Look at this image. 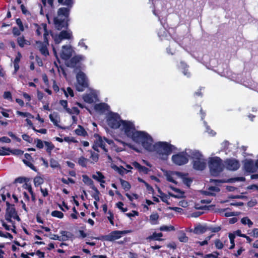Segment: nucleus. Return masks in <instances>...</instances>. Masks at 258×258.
Returning <instances> with one entry per match:
<instances>
[{
	"instance_id": "052dcab7",
	"label": "nucleus",
	"mask_w": 258,
	"mask_h": 258,
	"mask_svg": "<svg viewBox=\"0 0 258 258\" xmlns=\"http://www.w3.org/2000/svg\"><path fill=\"white\" fill-rule=\"evenodd\" d=\"M22 139L24 141H26V142H28L29 143H31L32 142V141H33V139L32 138H31L27 134H23V135H22Z\"/></svg>"
},
{
	"instance_id": "e2e57ef3",
	"label": "nucleus",
	"mask_w": 258,
	"mask_h": 258,
	"mask_svg": "<svg viewBox=\"0 0 258 258\" xmlns=\"http://www.w3.org/2000/svg\"><path fill=\"white\" fill-rule=\"evenodd\" d=\"M221 228L220 226L216 227H208V230L211 231L212 232H218L220 231Z\"/></svg>"
},
{
	"instance_id": "6e6d98bb",
	"label": "nucleus",
	"mask_w": 258,
	"mask_h": 258,
	"mask_svg": "<svg viewBox=\"0 0 258 258\" xmlns=\"http://www.w3.org/2000/svg\"><path fill=\"white\" fill-rule=\"evenodd\" d=\"M21 30H20V29H18L16 27H14L12 29V33L15 36H19L21 35Z\"/></svg>"
},
{
	"instance_id": "cd10ccee",
	"label": "nucleus",
	"mask_w": 258,
	"mask_h": 258,
	"mask_svg": "<svg viewBox=\"0 0 258 258\" xmlns=\"http://www.w3.org/2000/svg\"><path fill=\"white\" fill-rule=\"evenodd\" d=\"M83 177V181L87 185L90 186V188H92V187L95 186L94 184L93 181L87 175H83L82 176Z\"/></svg>"
},
{
	"instance_id": "ddd939ff",
	"label": "nucleus",
	"mask_w": 258,
	"mask_h": 258,
	"mask_svg": "<svg viewBox=\"0 0 258 258\" xmlns=\"http://www.w3.org/2000/svg\"><path fill=\"white\" fill-rule=\"evenodd\" d=\"M73 49L70 45H63L60 53L61 59L67 60L72 56Z\"/></svg>"
},
{
	"instance_id": "c756f323",
	"label": "nucleus",
	"mask_w": 258,
	"mask_h": 258,
	"mask_svg": "<svg viewBox=\"0 0 258 258\" xmlns=\"http://www.w3.org/2000/svg\"><path fill=\"white\" fill-rule=\"evenodd\" d=\"M159 217V216L157 213L152 214L150 216V221L151 224L152 225L157 224Z\"/></svg>"
},
{
	"instance_id": "37998d69",
	"label": "nucleus",
	"mask_w": 258,
	"mask_h": 258,
	"mask_svg": "<svg viewBox=\"0 0 258 258\" xmlns=\"http://www.w3.org/2000/svg\"><path fill=\"white\" fill-rule=\"evenodd\" d=\"M81 59L79 56H75L70 60V63L72 67H74L79 62Z\"/></svg>"
},
{
	"instance_id": "423d86ee",
	"label": "nucleus",
	"mask_w": 258,
	"mask_h": 258,
	"mask_svg": "<svg viewBox=\"0 0 258 258\" xmlns=\"http://www.w3.org/2000/svg\"><path fill=\"white\" fill-rule=\"evenodd\" d=\"M77 82L75 85L76 89L79 92H83L88 87L89 83L85 74L79 71L76 75Z\"/></svg>"
},
{
	"instance_id": "473e14b6",
	"label": "nucleus",
	"mask_w": 258,
	"mask_h": 258,
	"mask_svg": "<svg viewBox=\"0 0 258 258\" xmlns=\"http://www.w3.org/2000/svg\"><path fill=\"white\" fill-rule=\"evenodd\" d=\"M95 192L93 194H92L91 196L96 201H99L100 198H99V195L100 192L98 190V189L95 187V186H93L92 187V188Z\"/></svg>"
},
{
	"instance_id": "412c9836",
	"label": "nucleus",
	"mask_w": 258,
	"mask_h": 258,
	"mask_svg": "<svg viewBox=\"0 0 258 258\" xmlns=\"http://www.w3.org/2000/svg\"><path fill=\"white\" fill-rule=\"evenodd\" d=\"M208 230V227L199 224L196 226L194 230V233L196 234H202Z\"/></svg>"
},
{
	"instance_id": "a18cd8bd",
	"label": "nucleus",
	"mask_w": 258,
	"mask_h": 258,
	"mask_svg": "<svg viewBox=\"0 0 258 258\" xmlns=\"http://www.w3.org/2000/svg\"><path fill=\"white\" fill-rule=\"evenodd\" d=\"M49 117L51 121L53 122V123L54 124V125L55 126L58 127L59 128L62 129V130L66 129V127L61 126L58 124L57 120L53 118V115L51 114H49Z\"/></svg>"
},
{
	"instance_id": "aec40b11",
	"label": "nucleus",
	"mask_w": 258,
	"mask_h": 258,
	"mask_svg": "<svg viewBox=\"0 0 258 258\" xmlns=\"http://www.w3.org/2000/svg\"><path fill=\"white\" fill-rule=\"evenodd\" d=\"M60 234H61L60 241H66L74 237V235L69 231L62 230L60 232Z\"/></svg>"
},
{
	"instance_id": "f3484780",
	"label": "nucleus",
	"mask_w": 258,
	"mask_h": 258,
	"mask_svg": "<svg viewBox=\"0 0 258 258\" xmlns=\"http://www.w3.org/2000/svg\"><path fill=\"white\" fill-rule=\"evenodd\" d=\"M6 213L5 216L14 217V215H16L17 212L14 204H10L9 202H6Z\"/></svg>"
},
{
	"instance_id": "864d4df0",
	"label": "nucleus",
	"mask_w": 258,
	"mask_h": 258,
	"mask_svg": "<svg viewBox=\"0 0 258 258\" xmlns=\"http://www.w3.org/2000/svg\"><path fill=\"white\" fill-rule=\"evenodd\" d=\"M10 152L15 155H21L24 153V151L20 149H11Z\"/></svg>"
},
{
	"instance_id": "09e8293b",
	"label": "nucleus",
	"mask_w": 258,
	"mask_h": 258,
	"mask_svg": "<svg viewBox=\"0 0 258 258\" xmlns=\"http://www.w3.org/2000/svg\"><path fill=\"white\" fill-rule=\"evenodd\" d=\"M35 143H36V147L37 148L41 149L43 148L44 143L41 139H35Z\"/></svg>"
},
{
	"instance_id": "2f4dec72",
	"label": "nucleus",
	"mask_w": 258,
	"mask_h": 258,
	"mask_svg": "<svg viewBox=\"0 0 258 258\" xmlns=\"http://www.w3.org/2000/svg\"><path fill=\"white\" fill-rule=\"evenodd\" d=\"M44 145L46 149V151L48 154H51L52 150L54 148V145L51 143L47 141H44Z\"/></svg>"
},
{
	"instance_id": "f704fd0d",
	"label": "nucleus",
	"mask_w": 258,
	"mask_h": 258,
	"mask_svg": "<svg viewBox=\"0 0 258 258\" xmlns=\"http://www.w3.org/2000/svg\"><path fill=\"white\" fill-rule=\"evenodd\" d=\"M90 152L91 154L90 158L91 159V163L97 162L99 159L98 154L92 151H90Z\"/></svg>"
},
{
	"instance_id": "8fccbe9b",
	"label": "nucleus",
	"mask_w": 258,
	"mask_h": 258,
	"mask_svg": "<svg viewBox=\"0 0 258 258\" xmlns=\"http://www.w3.org/2000/svg\"><path fill=\"white\" fill-rule=\"evenodd\" d=\"M59 166L58 162L55 159L51 158L50 160V166L52 168H57Z\"/></svg>"
},
{
	"instance_id": "4c0bfd02",
	"label": "nucleus",
	"mask_w": 258,
	"mask_h": 258,
	"mask_svg": "<svg viewBox=\"0 0 258 258\" xmlns=\"http://www.w3.org/2000/svg\"><path fill=\"white\" fill-rule=\"evenodd\" d=\"M159 230L162 231H174L175 228L172 225H162L160 227Z\"/></svg>"
},
{
	"instance_id": "5fc2aeb1",
	"label": "nucleus",
	"mask_w": 258,
	"mask_h": 258,
	"mask_svg": "<svg viewBox=\"0 0 258 258\" xmlns=\"http://www.w3.org/2000/svg\"><path fill=\"white\" fill-rule=\"evenodd\" d=\"M28 181V178L24 177H19L15 180V182L23 183Z\"/></svg>"
},
{
	"instance_id": "5701e85b",
	"label": "nucleus",
	"mask_w": 258,
	"mask_h": 258,
	"mask_svg": "<svg viewBox=\"0 0 258 258\" xmlns=\"http://www.w3.org/2000/svg\"><path fill=\"white\" fill-rule=\"evenodd\" d=\"M163 236V234L161 232L156 233L154 232L152 235H150L147 238V239L150 240H157L162 241L163 239L161 238Z\"/></svg>"
},
{
	"instance_id": "e433bc0d",
	"label": "nucleus",
	"mask_w": 258,
	"mask_h": 258,
	"mask_svg": "<svg viewBox=\"0 0 258 258\" xmlns=\"http://www.w3.org/2000/svg\"><path fill=\"white\" fill-rule=\"evenodd\" d=\"M241 222L243 225L247 224L249 228L251 227L253 225V222L247 217L242 218Z\"/></svg>"
},
{
	"instance_id": "2eb2a0df",
	"label": "nucleus",
	"mask_w": 258,
	"mask_h": 258,
	"mask_svg": "<svg viewBox=\"0 0 258 258\" xmlns=\"http://www.w3.org/2000/svg\"><path fill=\"white\" fill-rule=\"evenodd\" d=\"M24 156L25 159H23V162L32 170L37 172V168L30 162L31 161H33V159L31 155L30 154L25 153Z\"/></svg>"
},
{
	"instance_id": "f03ea898",
	"label": "nucleus",
	"mask_w": 258,
	"mask_h": 258,
	"mask_svg": "<svg viewBox=\"0 0 258 258\" xmlns=\"http://www.w3.org/2000/svg\"><path fill=\"white\" fill-rule=\"evenodd\" d=\"M137 139L134 142L138 144H141L143 147L149 152L155 151L156 143L153 144V139L152 137L145 132H141L138 133Z\"/></svg>"
},
{
	"instance_id": "4be33fe9",
	"label": "nucleus",
	"mask_w": 258,
	"mask_h": 258,
	"mask_svg": "<svg viewBox=\"0 0 258 258\" xmlns=\"http://www.w3.org/2000/svg\"><path fill=\"white\" fill-rule=\"evenodd\" d=\"M75 134L79 136L86 137L88 136L87 131L83 126L78 125V128L75 130Z\"/></svg>"
},
{
	"instance_id": "6e6552de",
	"label": "nucleus",
	"mask_w": 258,
	"mask_h": 258,
	"mask_svg": "<svg viewBox=\"0 0 258 258\" xmlns=\"http://www.w3.org/2000/svg\"><path fill=\"white\" fill-rule=\"evenodd\" d=\"M128 230L123 231H113L109 234L106 235H101L96 239L101 241H112L121 237V235L128 233Z\"/></svg>"
},
{
	"instance_id": "20e7f679",
	"label": "nucleus",
	"mask_w": 258,
	"mask_h": 258,
	"mask_svg": "<svg viewBox=\"0 0 258 258\" xmlns=\"http://www.w3.org/2000/svg\"><path fill=\"white\" fill-rule=\"evenodd\" d=\"M121 121L120 130L124 132L127 137L131 138L134 142L137 139L138 133L142 131H136L134 124L130 121L121 120Z\"/></svg>"
},
{
	"instance_id": "72a5a7b5",
	"label": "nucleus",
	"mask_w": 258,
	"mask_h": 258,
	"mask_svg": "<svg viewBox=\"0 0 258 258\" xmlns=\"http://www.w3.org/2000/svg\"><path fill=\"white\" fill-rule=\"evenodd\" d=\"M62 91H63L65 96L68 97L69 95H70L71 97H73L74 96V93L73 89L69 87L67 88V90H65L64 88H62L61 89Z\"/></svg>"
},
{
	"instance_id": "4d7b16f0",
	"label": "nucleus",
	"mask_w": 258,
	"mask_h": 258,
	"mask_svg": "<svg viewBox=\"0 0 258 258\" xmlns=\"http://www.w3.org/2000/svg\"><path fill=\"white\" fill-rule=\"evenodd\" d=\"M0 237H5V238H9L10 239H12L13 238V236L11 233H10L9 232H6V233H4L1 230H0Z\"/></svg>"
},
{
	"instance_id": "de8ad7c7",
	"label": "nucleus",
	"mask_w": 258,
	"mask_h": 258,
	"mask_svg": "<svg viewBox=\"0 0 258 258\" xmlns=\"http://www.w3.org/2000/svg\"><path fill=\"white\" fill-rule=\"evenodd\" d=\"M51 215L52 217H57L59 219L62 218L64 216L62 212L57 210L52 211L51 213Z\"/></svg>"
},
{
	"instance_id": "f8f14e48",
	"label": "nucleus",
	"mask_w": 258,
	"mask_h": 258,
	"mask_svg": "<svg viewBox=\"0 0 258 258\" xmlns=\"http://www.w3.org/2000/svg\"><path fill=\"white\" fill-rule=\"evenodd\" d=\"M226 169L228 170L236 171L240 167V164L237 160L232 158L227 159L224 161Z\"/></svg>"
},
{
	"instance_id": "ea45409f",
	"label": "nucleus",
	"mask_w": 258,
	"mask_h": 258,
	"mask_svg": "<svg viewBox=\"0 0 258 258\" xmlns=\"http://www.w3.org/2000/svg\"><path fill=\"white\" fill-rule=\"evenodd\" d=\"M178 240L181 242H187L188 240V237L186 235V234L183 232H181L178 236Z\"/></svg>"
},
{
	"instance_id": "b1692460",
	"label": "nucleus",
	"mask_w": 258,
	"mask_h": 258,
	"mask_svg": "<svg viewBox=\"0 0 258 258\" xmlns=\"http://www.w3.org/2000/svg\"><path fill=\"white\" fill-rule=\"evenodd\" d=\"M22 57V55L20 52L17 53V55L14 61V71L16 73L19 69V62L20 61L21 58Z\"/></svg>"
},
{
	"instance_id": "c03bdc74",
	"label": "nucleus",
	"mask_w": 258,
	"mask_h": 258,
	"mask_svg": "<svg viewBox=\"0 0 258 258\" xmlns=\"http://www.w3.org/2000/svg\"><path fill=\"white\" fill-rule=\"evenodd\" d=\"M10 151H11L10 148L2 147L0 149V156L9 155L10 153Z\"/></svg>"
},
{
	"instance_id": "4468645a",
	"label": "nucleus",
	"mask_w": 258,
	"mask_h": 258,
	"mask_svg": "<svg viewBox=\"0 0 258 258\" xmlns=\"http://www.w3.org/2000/svg\"><path fill=\"white\" fill-rule=\"evenodd\" d=\"M98 147H100L101 149H102L105 153L108 152V150L106 148L104 140H103V138L99 136H98V138L96 139V141L95 142V144L93 145L92 148L94 151L99 152V151Z\"/></svg>"
},
{
	"instance_id": "6ab92c4d",
	"label": "nucleus",
	"mask_w": 258,
	"mask_h": 258,
	"mask_svg": "<svg viewBox=\"0 0 258 258\" xmlns=\"http://www.w3.org/2000/svg\"><path fill=\"white\" fill-rule=\"evenodd\" d=\"M36 43L39 45V51L42 55L44 56L49 55V51L47 48L48 44L42 43L41 41H37Z\"/></svg>"
},
{
	"instance_id": "39448f33",
	"label": "nucleus",
	"mask_w": 258,
	"mask_h": 258,
	"mask_svg": "<svg viewBox=\"0 0 258 258\" xmlns=\"http://www.w3.org/2000/svg\"><path fill=\"white\" fill-rule=\"evenodd\" d=\"M191 158L193 159V168L196 170L203 171L206 167V160L203 155L198 151H194L191 153Z\"/></svg>"
},
{
	"instance_id": "79ce46f5",
	"label": "nucleus",
	"mask_w": 258,
	"mask_h": 258,
	"mask_svg": "<svg viewBox=\"0 0 258 258\" xmlns=\"http://www.w3.org/2000/svg\"><path fill=\"white\" fill-rule=\"evenodd\" d=\"M26 41L27 40L25 39V37L23 36L19 37L17 38L18 44L21 47H23L25 45L27 44Z\"/></svg>"
},
{
	"instance_id": "bb28decb",
	"label": "nucleus",
	"mask_w": 258,
	"mask_h": 258,
	"mask_svg": "<svg viewBox=\"0 0 258 258\" xmlns=\"http://www.w3.org/2000/svg\"><path fill=\"white\" fill-rule=\"evenodd\" d=\"M42 26L43 27V29L44 31V34H43L44 41L42 42V43L49 44L48 39V36L49 35V33L47 30V25L46 24L42 23Z\"/></svg>"
},
{
	"instance_id": "c9c22d12",
	"label": "nucleus",
	"mask_w": 258,
	"mask_h": 258,
	"mask_svg": "<svg viewBox=\"0 0 258 258\" xmlns=\"http://www.w3.org/2000/svg\"><path fill=\"white\" fill-rule=\"evenodd\" d=\"M34 184L35 187H38L44 182V179L40 176H36L34 178Z\"/></svg>"
},
{
	"instance_id": "49530a36",
	"label": "nucleus",
	"mask_w": 258,
	"mask_h": 258,
	"mask_svg": "<svg viewBox=\"0 0 258 258\" xmlns=\"http://www.w3.org/2000/svg\"><path fill=\"white\" fill-rule=\"evenodd\" d=\"M229 238L230 239V242L231 243V246L229 247L230 249H232L235 247V243H234V239L235 238V236L234 234L229 233Z\"/></svg>"
},
{
	"instance_id": "9b49d317",
	"label": "nucleus",
	"mask_w": 258,
	"mask_h": 258,
	"mask_svg": "<svg viewBox=\"0 0 258 258\" xmlns=\"http://www.w3.org/2000/svg\"><path fill=\"white\" fill-rule=\"evenodd\" d=\"M103 140H104L105 143H106L110 146L111 149H112V150H114L115 151H116L117 152H120L123 151L124 149V148L125 147V146L126 145V144L124 142H123L121 140L116 139V140H115V141L117 143H119V144H121L123 145L122 148L119 147L118 146V145L116 144H115L114 142V141L112 140L108 139L105 137H104L103 138Z\"/></svg>"
},
{
	"instance_id": "a211bd4d",
	"label": "nucleus",
	"mask_w": 258,
	"mask_h": 258,
	"mask_svg": "<svg viewBox=\"0 0 258 258\" xmlns=\"http://www.w3.org/2000/svg\"><path fill=\"white\" fill-rule=\"evenodd\" d=\"M132 165L134 167L138 169L140 173H143L144 174H148L150 171V169L147 167L141 165L137 161H134L132 163Z\"/></svg>"
},
{
	"instance_id": "13d9d810",
	"label": "nucleus",
	"mask_w": 258,
	"mask_h": 258,
	"mask_svg": "<svg viewBox=\"0 0 258 258\" xmlns=\"http://www.w3.org/2000/svg\"><path fill=\"white\" fill-rule=\"evenodd\" d=\"M64 141L68 142V143H76L78 141L74 138L70 137H65L63 138Z\"/></svg>"
},
{
	"instance_id": "7ed1b4c3",
	"label": "nucleus",
	"mask_w": 258,
	"mask_h": 258,
	"mask_svg": "<svg viewBox=\"0 0 258 258\" xmlns=\"http://www.w3.org/2000/svg\"><path fill=\"white\" fill-rule=\"evenodd\" d=\"M209 167L211 175L218 176L224 168L222 160L219 157H211L209 160Z\"/></svg>"
},
{
	"instance_id": "f257e3e1",
	"label": "nucleus",
	"mask_w": 258,
	"mask_h": 258,
	"mask_svg": "<svg viewBox=\"0 0 258 258\" xmlns=\"http://www.w3.org/2000/svg\"><path fill=\"white\" fill-rule=\"evenodd\" d=\"M73 5V0L71 6L66 5L68 7H61L58 9L57 17L53 19V23L55 28L61 30L63 28H68L69 26V16L71 8Z\"/></svg>"
},
{
	"instance_id": "dca6fc26",
	"label": "nucleus",
	"mask_w": 258,
	"mask_h": 258,
	"mask_svg": "<svg viewBox=\"0 0 258 258\" xmlns=\"http://www.w3.org/2000/svg\"><path fill=\"white\" fill-rule=\"evenodd\" d=\"M244 168L247 172L253 173L255 172V164L251 159L247 160L244 164Z\"/></svg>"
},
{
	"instance_id": "9d476101",
	"label": "nucleus",
	"mask_w": 258,
	"mask_h": 258,
	"mask_svg": "<svg viewBox=\"0 0 258 258\" xmlns=\"http://www.w3.org/2000/svg\"><path fill=\"white\" fill-rule=\"evenodd\" d=\"M174 146L167 143L159 142L156 143L155 151L158 153L160 154L163 151V153L165 155L170 154L173 150Z\"/></svg>"
},
{
	"instance_id": "69168bd1",
	"label": "nucleus",
	"mask_w": 258,
	"mask_h": 258,
	"mask_svg": "<svg viewBox=\"0 0 258 258\" xmlns=\"http://www.w3.org/2000/svg\"><path fill=\"white\" fill-rule=\"evenodd\" d=\"M71 113L70 114H76L77 115H79L80 111V110L77 107H73L72 109H71Z\"/></svg>"
},
{
	"instance_id": "7c9ffc66",
	"label": "nucleus",
	"mask_w": 258,
	"mask_h": 258,
	"mask_svg": "<svg viewBox=\"0 0 258 258\" xmlns=\"http://www.w3.org/2000/svg\"><path fill=\"white\" fill-rule=\"evenodd\" d=\"M59 36L60 39H70L71 38L72 34L66 30H62L60 32Z\"/></svg>"
},
{
	"instance_id": "1a4fd4ad",
	"label": "nucleus",
	"mask_w": 258,
	"mask_h": 258,
	"mask_svg": "<svg viewBox=\"0 0 258 258\" xmlns=\"http://www.w3.org/2000/svg\"><path fill=\"white\" fill-rule=\"evenodd\" d=\"M188 155L185 151L179 152L172 156V161L175 165H183L188 162Z\"/></svg>"
},
{
	"instance_id": "680f3d73",
	"label": "nucleus",
	"mask_w": 258,
	"mask_h": 258,
	"mask_svg": "<svg viewBox=\"0 0 258 258\" xmlns=\"http://www.w3.org/2000/svg\"><path fill=\"white\" fill-rule=\"evenodd\" d=\"M183 183L188 187H189L191 183L192 182V179L189 177H184L183 178Z\"/></svg>"
},
{
	"instance_id": "58836bf2",
	"label": "nucleus",
	"mask_w": 258,
	"mask_h": 258,
	"mask_svg": "<svg viewBox=\"0 0 258 258\" xmlns=\"http://www.w3.org/2000/svg\"><path fill=\"white\" fill-rule=\"evenodd\" d=\"M89 161L88 159L82 156L78 159L79 164L83 167H86L87 162Z\"/></svg>"
},
{
	"instance_id": "338daca9",
	"label": "nucleus",
	"mask_w": 258,
	"mask_h": 258,
	"mask_svg": "<svg viewBox=\"0 0 258 258\" xmlns=\"http://www.w3.org/2000/svg\"><path fill=\"white\" fill-rule=\"evenodd\" d=\"M3 97L5 99H8V100H12V94L10 91H6L4 93Z\"/></svg>"
},
{
	"instance_id": "603ef678",
	"label": "nucleus",
	"mask_w": 258,
	"mask_h": 258,
	"mask_svg": "<svg viewBox=\"0 0 258 258\" xmlns=\"http://www.w3.org/2000/svg\"><path fill=\"white\" fill-rule=\"evenodd\" d=\"M219 254V253L216 251H214L212 253H209L206 254L204 256V258H218V255Z\"/></svg>"
},
{
	"instance_id": "0e129e2a",
	"label": "nucleus",
	"mask_w": 258,
	"mask_h": 258,
	"mask_svg": "<svg viewBox=\"0 0 258 258\" xmlns=\"http://www.w3.org/2000/svg\"><path fill=\"white\" fill-rule=\"evenodd\" d=\"M16 24L18 25L19 28L20 29V30H21V31H24V27L21 20L20 18H18L16 19Z\"/></svg>"
},
{
	"instance_id": "c85d7f7f",
	"label": "nucleus",
	"mask_w": 258,
	"mask_h": 258,
	"mask_svg": "<svg viewBox=\"0 0 258 258\" xmlns=\"http://www.w3.org/2000/svg\"><path fill=\"white\" fill-rule=\"evenodd\" d=\"M120 182L122 187L125 191H128L131 189V185L128 181L120 178Z\"/></svg>"
},
{
	"instance_id": "774afa93",
	"label": "nucleus",
	"mask_w": 258,
	"mask_h": 258,
	"mask_svg": "<svg viewBox=\"0 0 258 258\" xmlns=\"http://www.w3.org/2000/svg\"><path fill=\"white\" fill-rule=\"evenodd\" d=\"M11 142V139L7 137L4 136L0 138V142L10 143Z\"/></svg>"
},
{
	"instance_id": "a19ab883",
	"label": "nucleus",
	"mask_w": 258,
	"mask_h": 258,
	"mask_svg": "<svg viewBox=\"0 0 258 258\" xmlns=\"http://www.w3.org/2000/svg\"><path fill=\"white\" fill-rule=\"evenodd\" d=\"M59 104L63 107L65 110L68 113H71V109L68 107V101L64 100L59 101Z\"/></svg>"
},
{
	"instance_id": "0eeeda50",
	"label": "nucleus",
	"mask_w": 258,
	"mask_h": 258,
	"mask_svg": "<svg viewBox=\"0 0 258 258\" xmlns=\"http://www.w3.org/2000/svg\"><path fill=\"white\" fill-rule=\"evenodd\" d=\"M120 115L117 113H110L107 118L108 125L111 128H119L121 125V121Z\"/></svg>"
},
{
	"instance_id": "a878e982",
	"label": "nucleus",
	"mask_w": 258,
	"mask_h": 258,
	"mask_svg": "<svg viewBox=\"0 0 258 258\" xmlns=\"http://www.w3.org/2000/svg\"><path fill=\"white\" fill-rule=\"evenodd\" d=\"M108 107V105L105 103L96 104L94 106L95 110L102 112L107 110Z\"/></svg>"
},
{
	"instance_id": "3c124183",
	"label": "nucleus",
	"mask_w": 258,
	"mask_h": 258,
	"mask_svg": "<svg viewBox=\"0 0 258 258\" xmlns=\"http://www.w3.org/2000/svg\"><path fill=\"white\" fill-rule=\"evenodd\" d=\"M215 247L218 249H221L223 248L224 245L219 239H216L215 240Z\"/></svg>"
},
{
	"instance_id": "bf43d9fd",
	"label": "nucleus",
	"mask_w": 258,
	"mask_h": 258,
	"mask_svg": "<svg viewBox=\"0 0 258 258\" xmlns=\"http://www.w3.org/2000/svg\"><path fill=\"white\" fill-rule=\"evenodd\" d=\"M57 1L59 4L62 5L71 6L72 4V0H57Z\"/></svg>"
},
{
	"instance_id": "393cba45",
	"label": "nucleus",
	"mask_w": 258,
	"mask_h": 258,
	"mask_svg": "<svg viewBox=\"0 0 258 258\" xmlns=\"http://www.w3.org/2000/svg\"><path fill=\"white\" fill-rule=\"evenodd\" d=\"M96 174L97 175L95 174L92 175V178L100 183H104L105 182V181L104 180L105 176L103 175V174L100 171H97Z\"/></svg>"
}]
</instances>
